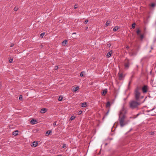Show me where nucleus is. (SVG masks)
Segmentation results:
<instances>
[{
    "mask_svg": "<svg viewBox=\"0 0 156 156\" xmlns=\"http://www.w3.org/2000/svg\"><path fill=\"white\" fill-rule=\"evenodd\" d=\"M140 36V38L141 40H142L144 38V36L143 34H140L139 35Z\"/></svg>",
    "mask_w": 156,
    "mask_h": 156,
    "instance_id": "obj_18",
    "label": "nucleus"
},
{
    "mask_svg": "<svg viewBox=\"0 0 156 156\" xmlns=\"http://www.w3.org/2000/svg\"><path fill=\"white\" fill-rule=\"evenodd\" d=\"M18 9V8L17 7H15L14 8V10L15 11H17Z\"/></svg>",
    "mask_w": 156,
    "mask_h": 156,
    "instance_id": "obj_29",
    "label": "nucleus"
},
{
    "mask_svg": "<svg viewBox=\"0 0 156 156\" xmlns=\"http://www.w3.org/2000/svg\"><path fill=\"white\" fill-rule=\"evenodd\" d=\"M129 48V46H127V47H126V48L127 49H128Z\"/></svg>",
    "mask_w": 156,
    "mask_h": 156,
    "instance_id": "obj_43",
    "label": "nucleus"
},
{
    "mask_svg": "<svg viewBox=\"0 0 156 156\" xmlns=\"http://www.w3.org/2000/svg\"><path fill=\"white\" fill-rule=\"evenodd\" d=\"M154 132H150L151 135H154Z\"/></svg>",
    "mask_w": 156,
    "mask_h": 156,
    "instance_id": "obj_37",
    "label": "nucleus"
},
{
    "mask_svg": "<svg viewBox=\"0 0 156 156\" xmlns=\"http://www.w3.org/2000/svg\"><path fill=\"white\" fill-rule=\"evenodd\" d=\"M44 34H45L44 33H42L40 35V37H41V38H42L43 37V36L44 35Z\"/></svg>",
    "mask_w": 156,
    "mask_h": 156,
    "instance_id": "obj_26",
    "label": "nucleus"
},
{
    "mask_svg": "<svg viewBox=\"0 0 156 156\" xmlns=\"http://www.w3.org/2000/svg\"><path fill=\"white\" fill-rule=\"evenodd\" d=\"M130 83H131V82L130 81L129 82V85L130 84Z\"/></svg>",
    "mask_w": 156,
    "mask_h": 156,
    "instance_id": "obj_46",
    "label": "nucleus"
},
{
    "mask_svg": "<svg viewBox=\"0 0 156 156\" xmlns=\"http://www.w3.org/2000/svg\"><path fill=\"white\" fill-rule=\"evenodd\" d=\"M109 23H108V21H107L105 24V27H107L108 25L109 24Z\"/></svg>",
    "mask_w": 156,
    "mask_h": 156,
    "instance_id": "obj_28",
    "label": "nucleus"
},
{
    "mask_svg": "<svg viewBox=\"0 0 156 156\" xmlns=\"http://www.w3.org/2000/svg\"><path fill=\"white\" fill-rule=\"evenodd\" d=\"M67 41L66 40H65V41L62 42V44L63 46H65L66 44L67 43Z\"/></svg>",
    "mask_w": 156,
    "mask_h": 156,
    "instance_id": "obj_19",
    "label": "nucleus"
},
{
    "mask_svg": "<svg viewBox=\"0 0 156 156\" xmlns=\"http://www.w3.org/2000/svg\"><path fill=\"white\" fill-rule=\"evenodd\" d=\"M18 131L16 130L14 131L12 133V134L16 136L18 134Z\"/></svg>",
    "mask_w": 156,
    "mask_h": 156,
    "instance_id": "obj_14",
    "label": "nucleus"
},
{
    "mask_svg": "<svg viewBox=\"0 0 156 156\" xmlns=\"http://www.w3.org/2000/svg\"><path fill=\"white\" fill-rule=\"evenodd\" d=\"M77 7H78V5L76 4L74 7V9H76Z\"/></svg>",
    "mask_w": 156,
    "mask_h": 156,
    "instance_id": "obj_30",
    "label": "nucleus"
},
{
    "mask_svg": "<svg viewBox=\"0 0 156 156\" xmlns=\"http://www.w3.org/2000/svg\"><path fill=\"white\" fill-rule=\"evenodd\" d=\"M12 61H13L12 59H10L9 60V63H11L12 62Z\"/></svg>",
    "mask_w": 156,
    "mask_h": 156,
    "instance_id": "obj_35",
    "label": "nucleus"
},
{
    "mask_svg": "<svg viewBox=\"0 0 156 156\" xmlns=\"http://www.w3.org/2000/svg\"><path fill=\"white\" fill-rule=\"evenodd\" d=\"M86 29H87V28H88V27H86Z\"/></svg>",
    "mask_w": 156,
    "mask_h": 156,
    "instance_id": "obj_49",
    "label": "nucleus"
},
{
    "mask_svg": "<svg viewBox=\"0 0 156 156\" xmlns=\"http://www.w3.org/2000/svg\"><path fill=\"white\" fill-rule=\"evenodd\" d=\"M112 53V50L110 51L109 52H108L107 54V58H109L111 56V54Z\"/></svg>",
    "mask_w": 156,
    "mask_h": 156,
    "instance_id": "obj_8",
    "label": "nucleus"
},
{
    "mask_svg": "<svg viewBox=\"0 0 156 156\" xmlns=\"http://www.w3.org/2000/svg\"><path fill=\"white\" fill-rule=\"evenodd\" d=\"M38 143L37 142L34 141L33 144L31 145V146L34 147H35L37 145Z\"/></svg>",
    "mask_w": 156,
    "mask_h": 156,
    "instance_id": "obj_10",
    "label": "nucleus"
},
{
    "mask_svg": "<svg viewBox=\"0 0 156 156\" xmlns=\"http://www.w3.org/2000/svg\"><path fill=\"white\" fill-rule=\"evenodd\" d=\"M135 25H136V24L135 23H133L132 24V27L133 29H134L135 28Z\"/></svg>",
    "mask_w": 156,
    "mask_h": 156,
    "instance_id": "obj_25",
    "label": "nucleus"
},
{
    "mask_svg": "<svg viewBox=\"0 0 156 156\" xmlns=\"http://www.w3.org/2000/svg\"><path fill=\"white\" fill-rule=\"evenodd\" d=\"M143 92L144 93H146L147 91V86L144 85L142 88Z\"/></svg>",
    "mask_w": 156,
    "mask_h": 156,
    "instance_id": "obj_7",
    "label": "nucleus"
},
{
    "mask_svg": "<svg viewBox=\"0 0 156 156\" xmlns=\"http://www.w3.org/2000/svg\"><path fill=\"white\" fill-rule=\"evenodd\" d=\"M75 118V116H72L70 118V120H74Z\"/></svg>",
    "mask_w": 156,
    "mask_h": 156,
    "instance_id": "obj_23",
    "label": "nucleus"
},
{
    "mask_svg": "<svg viewBox=\"0 0 156 156\" xmlns=\"http://www.w3.org/2000/svg\"><path fill=\"white\" fill-rule=\"evenodd\" d=\"M119 120L121 127L127 125L129 122V120L126 119L125 115H119Z\"/></svg>",
    "mask_w": 156,
    "mask_h": 156,
    "instance_id": "obj_1",
    "label": "nucleus"
},
{
    "mask_svg": "<svg viewBox=\"0 0 156 156\" xmlns=\"http://www.w3.org/2000/svg\"><path fill=\"white\" fill-rule=\"evenodd\" d=\"M76 33H73V34H76Z\"/></svg>",
    "mask_w": 156,
    "mask_h": 156,
    "instance_id": "obj_48",
    "label": "nucleus"
},
{
    "mask_svg": "<svg viewBox=\"0 0 156 156\" xmlns=\"http://www.w3.org/2000/svg\"><path fill=\"white\" fill-rule=\"evenodd\" d=\"M140 89L138 87H137L135 90L134 94L136 100L138 101H139V98L140 96V93L139 91Z\"/></svg>",
    "mask_w": 156,
    "mask_h": 156,
    "instance_id": "obj_3",
    "label": "nucleus"
},
{
    "mask_svg": "<svg viewBox=\"0 0 156 156\" xmlns=\"http://www.w3.org/2000/svg\"><path fill=\"white\" fill-rule=\"evenodd\" d=\"M119 27L118 26H115L113 29V31H116L119 29Z\"/></svg>",
    "mask_w": 156,
    "mask_h": 156,
    "instance_id": "obj_15",
    "label": "nucleus"
},
{
    "mask_svg": "<svg viewBox=\"0 0 156 156\" xmlns=\"http://www.w3.org/2000/svg\"><path fill=\"white\" fill-rule=\"evenodd\" d=\"M53 126H55L56 125V122H54L53 123Z\"/></svg>",
    "mask_w": 156,
    "mask_h": 156,
    "instance_id": "obj_38",
    "label": "nucleus"
},
{
    "mask_svg": "<svg viewBox=\"0 0 156 156\" xmlns=\"http://www.w3.org/2000/svg\"><path fill=\"white\" fill-rule=\"evenodd\" d=\"M111 105L110 102L109 101H108L107 102L106 105V107L107 108H108L110 107V106Z\"/></svg>",
    "mask_w": 156,
    "mask_h": 156,
    "instance_id": "obj_16",
    "label": "nucleus"
},
{
    "mask_svg": "<svg viewBox=\"0 0 156 156\" xmlns=\"http://www.w3.org/2000/svg\"><path fill=\"white\" fill-rule=\"evenodd\" d=\"M139 115V114H138L137 115V116L138 115Z\"/></svg>",
    "mask_w": 156,
    "mask_h": 156,
    "instance_id": "obj_47",
    "label": "nucleus"
},
{
    "mask_svg": "<svg viewBox=\"0 0 156 156\" xmlns=\"http://www.w3.org/2000/svg\"><path fill=\"white\" fill-rule=\"evenodd\" d=\"M156 5V4L154 3H153L151 4V6L152 7H154L155 5Z\"/></svg>",
    "mask_w": 156,
    "mask_h": 156,
    "instance_id": "obj_24",
    "label": "nucleus"
},
{
    "mask_svg": "<svg viewBox=\"0 0 156 156\" xmlns=\"http://www.w3.org/2000/svg\"><path fill=\"white\" fill-rule=\"evenodd\" d=\"M87 106V104L86 103H83L82 104L81 106L82 107H85Z\"/></svg>",
    "mask_w": 156,
    "mask_h": 156,
    "instance_id": "obj_21",
    "label": "nucleus"
},
{
    "mask_svg": "<svg viewBox=\"0 0 156 156\" xmlns=\"http://www.w3.org/2000/svg\"><path fill=\"white\" fill-rule=\"evenodd\" d=\"M140 30L139 29H138L136 31V34L138 35L140 34Z\"/></svg>",
    "mask_w": 156,
    "mask_h": 156,
    "instance_id": "obj_22",
    "label": "nucleus"
},
{
    "mask_svg": "<svg viewBox=\"0 0 156 156\" xmlns=\"http://www.w3.org/2000/svg\"><path fill=\"white\" fill-rule=\"evenodd\" d=\"M22 98V95H20V96L19 97V99L21 100Z\"/></svg>",
    "mask_w": 156,
    "mask_h": 156,
    "instance_id": "obj_36",
    "label": "nucleus"
},
{
    "mask_svg": "<svg viewBox=\"0 0 156 156\" xmlns=\"http://www.w3.org/2000/svg\"><path fill=\"white\" fill-rule=\"evenodd\" d=\"M107 144H105V145H106Z\"/></svg>",
    "mask_w": 156,
    "mask_h": 156,
    "instance_id": "obj_51",
    "label": "nucleus"
},
{
    "mask_svg": "<svg viewBox=\"0 0 156 156\" xmlns=\"http://www.w3.org/2000/svg\"><path fill=\"white\" fill-rule=\"evenodd\" d=\"M84 72H82L81 73H80V76H83V73Z\"/></svg>",
    "mask_w": 156,
    "mask_h": 156,
    "instance_id": "obj_34",
    "label": "nucleus"
},
{
    "mask_svg": "<svg viewBox=\"0 0 156 156\" xmlns=\"http://www.w3.org/2000/svg\"><path fill=\"white\" fill-rule=\"evenodd\" d=\"M82 113V111H80L79 112H78V114L79 115L80 114H81Z\"/></svg>",
    "mask_w": 156,
    "mask_h": 156,
    "instance_id": "obj_40",
    "label": "nucleus"
},
{
    "mask_svg": "<svg viewBox=\"0 0 156 156\" xmlns=\"http://www.w3.org/2000/svg\"><path fill=\"white\" fill-rule=\"evenodd\" d=\"M62 98H62V97H61V96L59 97L58 98V101H61L62 99Z\"/></svg>",
    "mask_w": 156,
    "mask_h": 156,
    "instance_id": "obj_27",
    "label": "nucleus"
},
{
    "mask_svg": "<svg viewBox=\"0 0 156 156\" xmlns=\"http://www.w3.org/2000/svg\"><path fill=\"white\" fill-rule=\"evenodd\" d=\"M125 68L128 69L129 66V61L128 60H127L125 63Z\"/></svg>",
    "mask_w": 156,
    "mask_h": 156,
    "instance_id": "obj_6",
    "label": "nucleus"
},
{
    "mask_svg": "<svg viewBox=\"0 0 156 156\" xmlns=\"http://www.w3.org/2000/svg\"><path fill=\"white\" fill-rule=\"evenodd\" d=\"M88 22V20H86L85 21V23H87Z\"/></svg>",
    "mask_w": 156,
    "mask_h": 156,
    "instance_id": "obj_39",
    "label": "nucleus"
},
{
    "mask_svg": "<svg viewBox=\"0 0 156 156\" xmlns=\"http://www.w3.org/2000/svg\"><path fill=\"white\" fill-rule=\"evenodd\" d=\"M79 89V87H76L74 88L73 91L74 92H76Z\"/></svg>",
    "mask_w": 156,
    "mask_h": 156,
    "instance_id": "obj_17",
    "label": "nucleus"
},
{
    "mask_svg": "<svg viewBox=\"0 0 156 156\" xmlns=\"http://www.w3.org/2000/svg\"><path fill=\"white\" fill-rule=\"evenodd\" d=\"M151 49H153V48H152V47H151Z\"/></svg>",
    "mask_w": 156,
    "mask_h": 156,
    "instance_id": "obj_50",
    "label": "nucleus"
},
{
    "mask_svg": "<svg viewBox=\"0 0 156 156\" xmlns=\"http://www.w3.org/2000/svg\"><path fill=\"white\" fill-rule=\"evenodd\" d=\"M47 111V109L46 108H42L40 111V112L41 113H45Z\"/></svg>",
    "mask_w": 156,
    "mask_h": 156,
    "instance_id": "obj_9",
    "label": "nucleus"
},
{
    "mask_svg": "<svg viewBox=\"0 0 156 156\" xmlns=\"http://www.w3.org/2000/svg\"><path fill=\"white\" fill-rule=\"evenodd\" d=\"M144 98V96H141V97L140 96V98L141 99H142V98Z\"/></svg>",
    "mask_w": 156,
    "mask_h": 156,
    "instance_id": "obj_41",
    "label": "nucleus"
},
{
    "mask_svg": "<svg viewBox=\"0 0 156 156\" xmlns=\"http://www.w3.org/2000/svg\"><path fill=\"white\" fill-rule=\"evenodd\" d=\"M127 111L126 109L123 106L122 109L120 110L119 113V116L120 115H125V114L126 113Z\"/></svg>",
    "mask_w": 156,
    "mask_h": 156,
    "instance_id": "obj_4",
    "label": "nucleus"
},
{
    "mask_svg": "<svg viewBox=\"0 0 156 156\" xmlns=\"http://www.w3.org/2000/svg\"><path fill=\"white\" fill-rule=\"evenodd\" d=\"M107 92V89H105L102 92V95L104 96H105Z\"/></svg>",
    "mask_w": 156,
    "mask_h": 156,
    "instance_id": "obj_12",
    "label": "nucleus"
},
{
    "mask_svg": "<svg viewBox=\"0 0 156 156\" xmlns=\"http://www.w3.org/2000/svg\"><path fill=\"white\" fill-rule=\"evenodd\" d=\"M108 112H109V111H108L106 113V115H108Z\"/></svg>",
    "mask_w": 156,
    "mask_h": 156,
    "instance_id": "obj_44",
    "label": "nucleus"
},
{
    "mask_svg": "<svg viewBox=\"0 0 156 156\" xmlns=\"http://www.w3.org/2000/svg\"><path fill=\"white\" fill-rule=\"evenodd\" d=\"M66 144H63V146H62V148H65V147H66Z\"/></svg>",
    "mask_w": 156,
    "mask_h": 156,
    "instance_id": "obj_31",
    "label": "nucleus"
},
{
    "mask_svg": "<svg viewBox=\"0 0 156 156\" xmlns=\"http://www.w3.org/2000/svg\"><path fill=\"white\" fill-rule=\"evenodd\" d=\"M36 120H35L34 119H33L31 120L30 123H31V124H32V125H34V124H35L36 123Z\"/></svg>",
    "mask_w": 156,
    "mask_h": 156,
    "instance_id": "obj_13",
    "label": "nucleus"
},
{
    "mask_svg": "<svg viewBox=\"0 0 156 156\" xmlns=\"http://www.w3.org/2000/svg\"><path fill=\"white\" fill-rule=\"evenodd\" d=\"M14 45V44H12L11 46H10V47H13Z\"/></svg>",
    "mask_w": 156,
    "mask_h": 156,
    "instance_id": "obj_42",
    "label": "nucleus"
},
{
    "mask_svg": "<svg viewBox=\"0 0 156 156\" xmlns=\"http://www.w3.org/2000/svg\"><path fill=\"white\" fill-rule=\"evenodd\" d=\"M51 133V130L48 131L46 133V136L49 135Z\"/></svg>",
    "mask_w": 156,
    "mask_h": 156,
    "instance_id": "obj_20",
    "label": "nucleus"
},
{
    "mask_svg": "<svg viewBox=\"0 0 156 156\" xmlns=\"http://www.w3.org/2000/svg\"><path fill=\"white\" fill-rule=\"evenodd\" d=\"M154 42H156V38L154 39Z\"/></svg>",
    "mask_w": 156,
    "mask_h": 156,
    "instance_id": "obj_45",
    "label": "nucleus"
},
{
    "mask_svg": "<svg viewBox=\"0 0 156 156\" xmlns=\"http://www.w3.org/2000/svg\"><path fill=\"white\" fill-rule=\"evenodd\" d=\"M145 101V99L141 102L137 101H131L129 102V107L132 109L137 108L141 104L144 102Z\"/></svg>",
    "mask_w": 156,
    "mask_h": 156,
    "instance_id": "obj_2",
    "label": "nucleus"
},
{
    "mask_svg": "<svg viewBox=\"0 0 156 156\" xmlns=\"http://www.w3.org/2000/svg\"><path fill=\"white\" fill-rule=\"evenodd\" d=\"M155 108L154 107L151 110H147L146 111V112H147L148 113L147 114V115H149L150 116H152L154 115H155L154 113H150V112H151V111L153 110Z\"/></svg>",
    "mask_w": 156,
    "mask_h": 156,
    "instance_id": "obj_5",
    "label": "nucleus"
},
{
    "mask_svg": "<svg viewBox=\"0 0 156 156\" xmlns=\"http://www.w3.org/2000/svg\"><path fill=\"white\" fill-rule=\"evenodd\" d=\"M129 55L130 56H133L134 55V54L132 52H129Z\"/></svg>",
    "mask_w": 156,
    "mask_h": 156,
    "instance_id": "obj_32",
    "label": "nucleus"
},
{
    "mask_svg": "<svg viewBox=\"0 0 156 156\" xmlns=\"http://www.w3.org/2000/svg\"><path fill=\"white\" fill-rule=\"evenodd\" d=\"M58 66H55V68H54V69L55 70H57V69H58Z\"/></svg>",
    "mask_w": 156,
    "mask_h": 156,
    "instance_id": "obj_33",
    "label": "nucleus"
},
{
    "mask_svg": "<svg viewBox=\"0 0 156 156\" xmlns=\"http://www.w3.org/2000/svg\"><path fill=\"white\" fill-rule=\"evenodd\" d=\"M118 75L119 77V79L120 80H121L123 78V75L122 73H118Z\"/></svg>",
    "mask_w": 156,
    "mask_h": 156,
    "instance_id": "obj_11",
    "label": "nucleus"
}]
</instances>
